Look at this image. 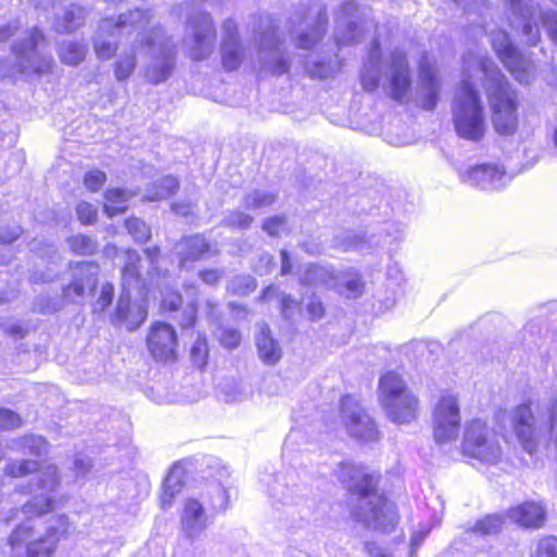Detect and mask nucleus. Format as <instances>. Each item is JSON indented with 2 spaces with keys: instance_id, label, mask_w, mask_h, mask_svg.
<instances>
[{
  "instance_id": "39448f33",
  "label": "nucleus",
  "mask_w": 557,
  "mask_h": 557,
  "mask_svg": "<svg viewBox=\"0 0 557 557\" xmlns=\"http://www.w3.org/2000/svg\"><path fill=\"white\" fill-rule=\"evenodd\" d=\"M474 71L482 74L483 88L492 109V122L495 131L500 135H510L516 132L517 95L510 88L504 74L497 65L481 50L473 59Z\"/></svg>"
},
{
  "instance_id": "dca6fc26",
  "label": "nucleus",
  "mask_w": 557,
  "mask_h": 557,
  "mask_svg": "<svg viewBox=\"0 0 557 557\" xmlns=\"http://www.w3.org/2000/svg\"><path fill=\"white\" fill-rule=\"evenodd\" d=\"M493 49L507 70L521 84H529L534 75L533 62L522 54L504 30L491 32Z\"/></svg>"
},
{
  "instance_id": "3c124183",
  "label": "nucleus",
  "mask_w": 557,
  "mask_h": 557,
  "mask_svg": "<svg viewBox=\"0 0 557 557\" xmlns=\"http://www.w3.org/2000/svg\"><path fill=\"white\" fill-rule=\"evenodd\" d=\"M253 218L243 211L233 210L224 218L223 224L232 228L246 230L250 227Z\"/></svg>"
},
{
  "instance_id": "393cba45",
  "label": "nucleus",
  "mask_w": 557,
  "mask_h": 557,
  "mask_svg": "<svg viewBox=\"0 0 557 557\" xmlns=\"http://www.w3.org/2000/svg\"><path fill=\"white\" fill-rule=\"evenodd\" d=\"M347 299H357L362 296L364 281L356 269L349 268L334 272L331 288Z\"/></svg>"
},
{
  "instance_id": "e2e57ef3",
  "label": "nucleus",
  "mask_w": 557,
  "mask_h": 557,
  "mask_svg": "<svg viewBox=\"0 0 557 557\" xmlns=\"http://www.w3.org/2000/svg\"><path fill=\"white\" fill-rule=\"evenodd\" d=\"M457 5L461 7L467 14H478L482 18V10L485 8L484 0H453Z\"/></svg>"
},
{
  "instance_id": "f3484780",
  "label": "nucleus",
  "mask_w": 557,
  "mask_h": 557,
  "mask_svg": "<svg viewBox=\"0 0 557 557\" xmlns=\"http://www.w3.org/2000/svg\"><path fill=\"white\" fill-rule=\"evenodd\" d=\"M188 35L184 45L193 60L201 61L211 55L215 46V29L212 18L207 13H200L188 21Z\"/></svg>"
},
{
  "instance_id": "ddd939ff",
  "label": "nucleus",
  "mask_w": 557,
  "mask_h": 557,
  "mask_svg": "<svg viewBox=\"0 0 557 557\" xmlns=\"http://www.w3.org/2000/svg\"><path fill=\"white\" fill-rule=\"evenodd\" d=\"M292 60L270 21L261 34L258 49V72L263 75L281 76L289 71Z\"/></svg>"
},
{
  "instance_id": "6ab92c4d",
  "label": "nucleus",
  "mask_w": 557,
  "mask_h": 557,
  "mask_svg": "<svg viewBox=\"0 0 557 557\" xmlns=\"http://www.w3.org/2000/svg\"><path fill=\"white\" fill-rule=\"evenodd\" d=\"M462 183L482 190H499L506 187L512 176L499 163H482L459 172Z\"/></svg>"
},
{
  "instance_id": "aec40b11",
  "label": "nucleus",
  "mask_w": 557,
  "mask_h": 557,
  "mask_svg": "<svg viewBox=\"0 0 557 557\" xmlns=\"http://www.w3.org/2000/svg\"><path fill=\"white\" fill-rule=\"evenodd\" d=\"M441 88L442 82L435 62L426 55L422 57L414 96L417 104L426 111L434 110L440 99Z\"/></svg>"
},
{
  "instance_id": "4be33fe9",
  "label": "nucleus",
  "mask_w": 557,
  "mask_h": 557,
  "mask_svg": "<svg viewBox=\"0 0 557 557\" xmlns=\"http://www.w3.org/2000/svg\"><path fill=\"white\" fill-rule=\"evenodd\" d=\"M147 346L156 360H174L177 350V336L174 327L163 322L154 323L150 327Z\"/></svg>"
},
{
  "instance_id": "2eb2a0df",
  "label": "nucleus",
  "mask_w": 557,
  "mask_h": 557,
  "mask_svg": "<svg viewBox=\"0 0 557 557\" xmlns=\"http://www.w3.org/2000/svg\"><path fill=\"white\" fill-rule=\"evenodd\" d=\"M341 417L351 437L364 443L379 441L380 432L376 424L355 396L346 395L342 398Z\"/></svg>"
},
{
  "instance_id": "bf43d9fd",
  "label": "nucleus",
  "mask_w": 557,
  "mask_h": 557,
  "mask_svg": "<svg viewBox=\"0 0 557 557\" xmlns=\"http://www.w3.org/2000/svg\"><path fill=\"white\" fill-rule=\"evenodd\" d=\"M78 220L83 224H92L97 219V208L91 203L82 201L76 207Z\"/></svg>"
},
{
  "instance_id": "2f4dec72",
  "label": "nucleus",
  "mask_w": 557,
  "mask_h": 557,
  "mask_svg": "<svg viewBox=\"0 0 557 557\" xmlns=\"http://www.w3.org/2000/svg\"><path fill=\"white\" fill-rule=\"evenodd\" d=\"M333 276V269L318 264H309L300 276V283L307 286H323L330 289Z\"/></svg>"
},
{
  "instance_id": "4c0bfd02",
  "label": "nucleus",
  "mask_w": 557,
  "mask_h": 557,
  "mask_svg": "<svg viewBox=\"0 0 557 557\" xmlns=\"http://www.w3.org/2000/svg\"><path fill=\"white\" fill-rule=\"evenodd\" d=\"M178 188V181L174 176H165L158 182H154L145 195V199L149 201H157L165 199L173 195Z\"/></svg>"
},
{
  "instance_id": "864d4df0",
  "label": "nucleus",
  "mask_w": 557,
  "mask_h": 557,
  "mask_svg": "<svg viewBox=\"0 0 557 557\" xmlns=\"http://www.w3.org/2000/svg\"><path fill=\"white\" fill-rule=\"evenodd\" d=\"M216 337L219 338L220 343L230 349H233L237 347L240 343L242 335L240 333L232 327H224L221 326L216 330Z\"/></svg>"
},
{
  "instance_id": "bb28decb",
  "label": "nucleus",
  "mask_w": 557,
  "mask_h": 557,
  "mask_svg": "<svg viewBox=\"0 0 557 557\" xmlns=\"http://www.w3.org/2000/svg\"><path fill=\"white\" fill-rule=\"evenodd\" d=\"M508 517L520 527L539 529L544 524L546 511L541 504L527 502L511 508Z\"/></svg>"
},
{
  "instance_id": "4d7b16f0",
  "label": "nucleus",
  "mask_w": 557,
  "mask_h": 557,
  "mask_svg": "<svg viewBox=\"0 0 557 557\" xmlns=\"http://www.w3.org/2000/svg\"><path fill=\"white\" fill-rule=\"evenodd\" d=\"M107 181V175L100 170L88 171L84 176V185L89 191H98Z\"/></svg>"
},
{
  "instance_id": "79ce46f5",
  "label": "nucleus",
  "mask_w": 557,
  "mask_h": 557,
  "mask_svg": "<svg viewBox=\"0 0 557 557\" xmlns=\"http://www.w3.org/2000/svg\"><path fill=\"white\" fill-rule=\"evenodd\" d=\"M502 525L503 519L499 516H487L476 522L473 530L469 532V536L497 534L502 530Z\"/></svg>"
},
{
  "instance_id": "603ef678",
  "label": "nucleus",
  "mask_w": 557,
  "mask_h": 557,
  "mask_svg": "<svg viewBox=\"0 0 557 557\" xmlns=\"http://www.w3.org/2000/svg\"><path fill=\"white\" fill-rule=\"evenodd\" d=\"M191 360L198 368H203L208 358V344L206 338L198 336L190 350Z\"/></svg>"
},
{
  "instance_id": "37998d69",
  "label": "nucleus",
  "mask_w": 557,
  "mask_h": 557,
  "mask_svg": "<svg viewBox=\"0 0 557 557\" xmlns=\"http://www.w3.org/2000/svg\"><path fill=\"white\" fill-rule=\"evenodd\" d=\"M187 297H190L188 300V306L184 311L183 319L181 321V326L183 329L193 327L196 321V285L194 283H186L184 285Z\"/></svg>"
},
{
  "instance_id": "052dcab7",
  "label": "nucleus",
  "mask_w": 557,
  "mask_h": 557,
  "mask_svg": "<svg viewBox=\"0 0 557 557\" xmlns=\"http://www.w3.org/2000/svg\"><path fill=\"white\" fill-rule=\"evenodd\" d=\"M0 327L7 334H9L13 337H24V335L26 334V330H25L24 325L17 320L2 319L0 321Z\"/></svg>"
},
{
  "instance_id": "f257e3e1",
  "label": "nucleus",
  "mask_w": 557,
  "mask_h": 557,
  "mask_svg": "<svg viewBox=\"0 0 557 557\" xmlns=\"http://www.w3.org/2000/svg\"><path fill=\"white\" fill-rule=\"evenodd\" d=\"M60 484L58 469L54 465H47L37 474V483L27 488V493H39L21 509H13L5 523L21 521L9 536L8 544L13 552L20 553L26 549L28 557H50L57 548L59 537L46 532L37 541H30L34 534V518L51 511L55 506V498L50 495Z\"/></svg>"
},
{
  "instance_id": "0eeeda50",
  "label": "nucleus",
  "mask_w": 557,
  "mask_h": 557,
  "mask_svg": "<svg viewBox=\"0 0 557 557\" xmlns=\"http://www.w3.org/2000/svg\"><path fill=\"white\" fill-rule=\"evenodd\" d=\"M509 15L508 22L512 29L519 32L524 42L535 46L540 40V25L547 29L549 37L557 44V13L543 10L539 3L522 0H506Z\"/></svg>"
},
{
  "instance_id": "69168bd1",
  "label": "nucleus",
  "mask_w": 557,
  "mask_h": 557,
  "mask_svg": "<svg viewBox=\"0 0 557 557\" xmlns=\"http://www.w3.org/2000/svg\"><path fill=\"white\" fill-rule=\"evenodd\" d=\"M274 268L273 257L267 252L260 255L259 262L253 265V271L259 275H265Z\"/></svg>"
},
{
  "instance_id": "a878e982",
  "label": "nucleus",
  "mask_w": 557,
  "mask_h": 557,
  "mask_svg": "<svg viewBox=\"0 0 557 557\" xmlns=\"http://www.w3.org/2000/svg\"><path fill=\"white\" fill-rule=\"evenodd\" d=\"M175 253L180 258L181 267L187 262H195L211 252L210 244L202 235H193L183 237L174 247Z\"/></svg>"
},
{
  "instance_id": "473e14b6",
  "label": "nucleus",
  "mask_w": 557,
  "mask_h": 557,
  "mask_svg": "<svg viewBox=\"0 0 557 557\" xmlns=\"http://www.w3.org/2000/svg\"><path fill=\"white\" fill-rule=\"evenodd\" d=\"M202 504H207L215 511H224L230 505L228 491L220 483H210L206 491L201 493Z\"/></svg>"
},
{
  "instance_id": "c756f323",
  "label": "nucleus",
  "mask_w": 557,
  "mask_h": 557,
  "mask_svg": "<svg viewBox=\"0 0 557 557\" xmlns=\"http://www.w3.org/2000/svg\"><path fill=\"white\" fill-rule=\"evenodd\" d=\"M310 15L314 16V25L308 33L302 32L297 35L296 40L299 49L308 50L313 47L326 30L327 16L324 9L318 8L314 12H310Z\"/></svg>"
},
{
  "instance_id": "a19ab883",
  "label": "nucleus",
  "mask_w": 557,
  "mask_h": 557,
  "mask_svg": "<svg viewBox=\"0 0 557 557\" xmlns=\"http://www.w3.org/2000/svg\"><path fill=\"white\" fill-rule=\"evenodd\" d=\"M301 67L311 77L320 79L327 78L333 75L339 67L337 62H324L318 60L301 61Z\"/></svg>"
},
{
  "instance_id": "c85d7f7f",
  "label": "nucleus",
  "mask_w": 557,
  "mask_h": 557,
  "mask_svg": "<svg viewBox=\"0 0 557 557\" xmlns=\"http://www.w3.org/2000/svg\"><path fill=\"white\" fill-rule=\"evenodd\" d=\"M85 20V9L77 4H70L63 10L62 16H55L53 28L58 33H72L83 26Z\"/></svg>"
},
{
  "instance_id": "de8ad7c7",
  "label": "nucleus",
  "mask_w": 557,
  "mask_h": 557,
  "mask_svg": "<svg viewBox=\"0 0 557 557\" xmlns=\"http://www.w3.org/2000/svg\"><path fill=\"white\" fill-rule=\"evenodd\" d=\"M257 287L256 280L250 275H237L227 284V290L235 295H247Z\"/></svg>"
},
{
  "instance_id": "72a5a7b5",
  "label": "nucleus",
  "mask_w": 557,
  "mask_h": 557,
  "mask_svg": "<svg viewBox=\"0 0 557 557\" xmlns=\"http://www.w3.org/2000/svg\"><path fill=\"white\" fill-rule=\"evenodd\" d=\"M11 449L36 457L48 453V443L42 436L28 435L12 441Z\"/></svg>"
},
{
  "instance_id": "9b49d317",
  "label": "nucleus",
  "mask_w": 557,
  "mask_h": 557,
  "mask_svg": "<svg viewBox=\"0 0 557 557\" xmlns=\"http://www.w3.org/2000/svg\"><path fill=\"white\" fill-rule=\"evenodd\" d=\"M140 47L146 48L151 57L145 76L152 84L165 82L175 65V46L161 27L152 28L148 35L145 29L137 34Z\"/></svg>"
},
{
  "instance_id": "6e6d98bb",
  "label": "nucleus",
  "mask_w": 557,
  "mask_h": 557,
  "mask_svg": "<svg viewBox=\"0 0 557 557\" xmlns=\"http://www.w3.org/2000/svg\"><path fill=\"white\" fill-rule=\"evenodd\" d=\"M534 557H557V537L546 536L540 540Z\"/></svg>"
},
{
  "instance_id": "0e129e2a",
  "label": "nucleus",
  "mask_w": 557,
  "mask_h": 557,
  "mask_svg": "<svg viewBox=\"0 0 557 557\" xmlns=\"http://www.w3.org/2000/svg\"><path fill=\"white\" fill-rule=\"evenodd\" d=\"M52 534V535H55L58 536L59 539L61 536H65L69 534L70 532V522H69V519L67 517L65 516H58L55 519H54V523L51 524L47 532H49Z\"/></svg>"
},
{
  "instance_id": "774afa93",
  "label": "nucleus",
  "mask_w": 557,
  "mask_h": 557,
  "mask_svg": "<svg viewBox=\"0 0 557 557\" xmlns=\"http://www.w3.org/2000/svg\"><path fill=\"white\" fill-rule=\"evenodd\" d=\"M30 250L39 253L41 258H44V257L53 258L54 255L57 253V251L52 245H50V244L44 245L42 242H37V240H34L30 244Z\"/></svg>"
},
{
  "instance_id": "a18cd8bd",
  "label": "nucleus",
  "mask_w": 557,
  "mask_h": 557,
  "mask_svg": "<svg viewBox=\"0 0 557 557\" xmlns=\"http://www.w3.org/2000/svg\"><path fill=\"white\" fill-rule=\"evenodd\" d=\"M39 465L35 460L11 461L5 466V473L12 478H21L34 473L38 470Z\"/></svg>"
},
{
  "instance_id": "5fc2aeb1",
  "label": "nucleus",
  "mask_w": 557,
  "mask_h": 557,
  "mask_svg": "<svg viewBox=\"0 0 557 557\" xmlns=\"http://www.w3.org/2000/svg\"><path fill=\"white\" fill-rule=\"evenodd\" d=\"M263 231L270 236H280L287 231V221L283 215L267 219L262 225Z\"/></svg>"
},
{
  "instance_id": "f8f14e48",
  "label": "nucleus",
  "mask_w": 557,
  "mask_h": 557,
  "mask_svg": "<svg viewBox=\"0 0 557 557\" xmlns=\"http://www.w3.org/2000/svg\"><path fill=\"white\" fill-rule=\"evenodd\" d=\"M461 449L465 456L491 465L498 462L502 457V447L496 432L480 419L467 423Z\"/></svg>"
},
{
  "instance_id": "ea45409f",
  "label": "nucleus",
  "mask_w": 557,
  "mask_h": 557,
  "mask_svg": "<svg viewBox=\"0 0 557 557\" xmlns=\"http://www.w3.org/2000/svg\"><path fill=\"white\" fill-rule=\"evenodd\" d=\"M277 199V194L265 189H256L247 194L243 206L248 210H259L272 206Z\"/></svg>"
},
{
  "instance_id": "5701e85b",
  "label": "nucleus",
  "mask_w": 557,
  "mask_h": 557,
  "mask_svg": "<svg viewBox=\"0 0 557 557\" xmlns=\"http://www.w3.org/2000/svg\"><path fill=\"white\" fill-rule=\"evenodd\" d=\"M72 281L63 288V296L72 301L83 299L97 284L98 267L92 262H77L70 265Z\"/></svg>"
},
{
  "instance_id": "6e6552de",
  "label": "nucleus",
  "mask_w": 557,
  "mask_h": 557,
  "mask_svg": "<svg viewBox=\"0 0 557 557\" xmlns=\"http://www.w3.org/2000/svg\"><path fill=\"white\" fill-rule=\"evenodd\" d=\"M379 398L389 420L398 424L410 423L417 417L418 399L394 371L381 376Z\"/></svg>"
},
{
  "instance_id": "cd10ccee",
  "label": "nucleus",
  "mask_w": 557,
  "mask_h": 557,
  "mask_svg": "<svg viewBox=\"0 0 557 557\" xmlns=\"http://www.w3.org/2000/svg\"><path fill=\"white\" fill-rule=\"evenodd\" d=\"M260 358L268 364H275L282 356L277 342L270 336V329L265 323L259 325V334L256 338Z\"/></svg>"
},
{
  "instance_id": "338daca9",
  "label": "nucleus",
  "mask_w": 557,
  "mask_h": 557,
  "mask_svg": "<svg viewBox=\"0 0 557 557\" xmlns=\"http://www.w3.org/2000/svg\"><path fill=\"white\" fill-rule=\"evenodd\" d=\"M182 304V296L177 293H169L163 296L162 308L169 311H175Z\"/></svg>"
},
{
  "instance_id": "13d9d810",
  "label": "nucleus",
  "mask_w": 557,
  "mask_h": 557,
  "mask_svg": "<svg viewBox=\"0 0 557 557\" xmlns=\"http://www.w3.org/2000/svg\"><path fill=\"white\" fill-rule=\"evenodd\" d=\"M114 296V287L111 283H106L101 287L100 295L94 305L95 312L104 311L113 300Z\"/></svg>"
},
{
  "instance_id": "680f3d73",
  "label": "nucleus",
  "mask_w": 557,
  "mask_h": 557,
  "mask_svg": "<svg viewBox=\"0 0 557 557\" xmlns=\"http://www.w3.org/2000/svg\"><path fill=\"white\" fill-rule=\"evenodd\" d=\"M22 423L17 413L10 409L0 408V429H14Z\"/></svg>"
},
{
  "instance_id": "49530a36",
  "label": "nucleus",
  "mask_w": 557,
  "mask_h": 557,
  "mask_svg": "<svg viewBox=\"0 0 557 557\" xmlns=\"http://www.w3.org/2000/svg\"><path fill=\"white\" fill-rule=\"evenodd\" d=\"M128 234L138 243L146 242L151 236L150 227L138 218H129L125 221Z\"/></svg>"
},
{
  "instance_id": "f704fd0d",
  "label": "nucleus",
  "mask_w": 557,
  "mask_h": 557,
  "mask_svg": "<svg viewBox=\"0 0 557 557\" xmlns=\"http://www.w3.org/2000/svg\"><path fill=\"white\" fill-rule=\"evenodd\" d=\"M133 194L121 188H109L104 194V212L108 216H114L127 209V202Z\"/></svg>"
},
{
  "instance_id": "7c9ffc66",
  "label": "nucleus",
  "mask_w": 557,
  "mask_h": 557,
  "mask_svg": "<svg viewBox=\"0 0 557 557\" xmlns=\"http://www.w3.org/2000/svg\"><path fill=\"white\" fill-rule=\"evenodd\" d=\"M183 486L184 471L181 467L174 466L169 471V474L162 485L160 495L162 509H169L172 506L174 498L178 493H181Z\"/></svg>"
},
{
  "instance_id": "a211bd4d",
  "label": "nucleus",
  "mask_w": 557,
  "mask_h": 557,
  "mask_svg": "<svg viewBox=\"0 0 557 557\" xmlns=\"http://www.w3.org/2000/svg\"><path fill=\"white\" fill-rule=\"evenodd\" d=\"M385 235L368 236L366 233H346L343 237L336 238V245L343 250H357L362 253L374 247H383L387 244L400 240L405 234V225L395 221H387L383 228Z\"/></svg>"
},
{
  "instance_id": "4468645a",
  "label": "nucleus",
  "mask_w": 557,
  "mask_h": 557,
  "mask_svg": "<svg viewBox=\"0 0 557 557\" xmlns=\"http://www.w3.org/2000/svg\"><path fill=\"white\" fill-rule=\"evenodd\" d=\"M460 407L457 395L445 392L435 404L433 411V435L437 444L455 441L460 430Z\"/></svg>"
},
{
  "instance_id": "c9c22d12",
  "label": "nucleus",
  "mask_w": 557,
  "mask_h": 557,
  "mask_svg": "<svg viewBox=\"0 0 557 557\" xmlns=\"http://www.w3.org/2000/svg\"><path fill=\"white\" fill-rule=\"evenodd\" d=\"M222 65L225 71H235L244 59V49L239 41L222 40L221 44Z\"/></svg>"
},
{
  "instance_id": "f03ea898",
  "label": "nucleus",
  "mask_w": 557,
  "mask_h": 557,
  "mask_svg": "<svg viewBox=\"0 0 557 557\" xmlns=\"http://www.w3.org/2000/svg\"><path fill=\"white\" fill-rule=\"evenodd\" d=\"M337 479L348 488L356 502L352 513L367 527L382 532L391 531L398 521L395 505L376 492L377 479L366 472L363 466L343 461L335 470Z\"/></svg>"
},
{
  "instance_id": "c03bdc74",
  "label": "nucleus",
  "mask_w": 557,
  "mask_h": 557,
  "mask_svg": "<svg viewBox=\"0 0 557 557\" xmlns=\"http://www.w3.org/2000/svg\"><path fill=\"white\" fill-rule=\"evenodd\" d=\"M67 242L71 250L82 256L95 253L98 247L97 242L86 235L72 236Z\"/></svg>"
},
{
  "instance_id": "7ed1b4c3",
  "label": "nucleus",
  "mask_w": 557,
  "mask_h": 557,
  "mask_svg": "<svg viewBox=\"0 0 557 557\" xmlns=\"http://www.w3.org/2000/svg\"><path fill=\"white\" fill-rule=\"evenodd\" d=\"M476 51H468L462 58V79L451 101V121L457 136L470 143H480L487 132L486 111L474 81L482 74L474 71Z\"/></svg>"
},
{
  "instance_id": "09e8293b",
  "label": "nucleus",
  "mask_w": 557,
  "mask_h": 557,
  "mask_svg": "<svg viewBox=\"0 0 557 557\" xmlns=\"http://www.w3.org/2000/svg\"><path fill=\"white\" fill-rule=\"evenodd\" d=\"M555 314H557V301L540 305L533 310V318L527 323L524 330L533 332V327H537L535 320H548Z\"/></svg>"
},
{
  "instance_id": "b1692460",
  "label": "nucleus",
  "mask_w": 557,
  "mask_h": 557,
  "mask_svg": "<svg viewBox=\"0 0 557 557\" xmlns=\"http://www.w3.org/2000/svg\"><path fill=\"white\" fill-rule=\"evenodd\" d=\"M208 525V518L203 504L195 498L188 497L181 513V529L183 534L190 541L198 540Z\"/></svg>"
},
{
  "instance_id": "9d476101",
  "label": "nucleus",
  "mask_w": 557,
  "mask_h": 557,
  "mask_svg": "<svg viewBox=\"0 0 557 557\" xmlns=\"http://www.w3.org/2000/svg\"><path fill=\"white\" fill-rule=\"evenodd\" d=\"M150 12L141 9L121 14L116 22L112 18H103L99 23L94 38V49L97 57L101 60L111 59L117 49L116 44L111 39L124 33L131 34L132 30L143 32L150 24Z\"/></svg>"
},
{
  "instance_id": "412c9836",
  "label": "nucleus",
  "mask_w": 557,
  "mask_h": 557,
  "mask_svg": "<svg viewBox=\"0 0 557 557\" xmlns=\"http://www.w3.org/2000/svg\"><path fill=\"white\" fill-rule=\"evenodd\" d=\"M358 8L355 2L344 3L336 17L335 39L338 46H346L359 41L366 30L372 25L368 22L357 21Z\"/></svg>"
},
{
  "instance_id": "e433bc0d",
  "label": "nucleus",
  "mask_w": 557,
  "mask_h": 557,
  "mask_svg": "<svg viewBox=\"0 0 557 557\" xmlns=\"http://www.w3.org/2000/svg\"><path fill=\"white\" fill-rule=\"evenodd\" d=\"M60 60L66 65H77L84 61L87 47L76 41H63L58 49Z\"/></svg>"
},
{
  "instance_id": "1a4fd4ad",
  "label": "nucleus",
  "mask_w": 557,
  "mask_h": 557,
  "mask_svg": "<svg viewBox=\"0 0 557 557\" xmlns=\"http://www.w3.org/2000/svg\"><path fill=\"white\" fill-rule=\"evenodd\" d=\"M48 46L46 36L38 27L25 30L12 46L15 64L11 75L49 72L54 62L52 57L46 53Z\"/></svg>"
},
{
  "instance_id": "423d86ee",
  "label": "nucleus",
  "mask_w": 557,
  "mask_h": 557,
  "mask_svg": "<svg viewBox=\"0 0 557 557\" xmlns=\"http://www.w3.org/2000/svg\"><path fill=\"white\" fill-rule=\"evenodd\" d=\"M140 256L136 250L128 249L124 252V265L122 269V293L120 295L112 323L125 326L128 331H135L147 318V301L145 281L140 278Z\"/></svg>"
},
{
  "instance_id": "8fccbe9b",
  "label": "nucleus",
  "mask_w": 557,
  "mask_h": 557,
  "mask_svg": "<svg viewBox=\"0 0 557 557\" xmlns=\"http://www.w3.org/2000/svg\"><path fill=\"white\" fill-rule=\"evenodd\" d=\"M268 493L275 503L285 505L294 500L293 491L282 483L278 478H273V484L269 486Z\"/></svg>"
},
{
  "instance_id": "20e7f679",
  "label": "nucleus",
  "mask_w": 557,
  "mask_h": 557,
  "mask_svg": "<svg viewBox=\"0 0 557 557\" xmlns=\"http://www.w3.org/2000/svg\"><path fill=\"white\" fill-rule=\"evenodd\" d=\"M384 92L395 101L403 102L411 88V72L404 51L395 50L388 60L382 61L380 42L374 39L360 74L366 91H374L381 84Z\"/></svg>"
},
{
  "instance_id": "58836bf2",
  "label": "nucleus",
  "mask_w": 557,
  "mask_h": 557,
  "mask_svg": "<svg viewBox=\"0 0 557 557\" xmlns=\"http://www.w3.org/2000/svg\"><path fill=\"white\" fill-rule=\"evenodd\" d=\"M136 64V46H132L128 51L121 52L114 63V76L116 81L124 82L128 79Z\"/></svg>"
}]
</instances>
